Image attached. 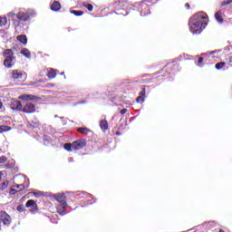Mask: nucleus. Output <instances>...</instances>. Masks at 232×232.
Listing matches in <instances>:
<instances>
[{"mask_svg": "<svg viewBox=\"0 0 232 232\" xmlns=\"http://www.w3.org/2000/svg\"><path fill=\"white\" fill-rule=\"evenodd\" d=\"M71 14H72L73 15H76V17H81V15H82L84 12L72 10L71 11Z\"/></svg>", "mask_w": 232, "mask_h": 232, "instance_id": "obj_24", "label": "nucleus"}, {"mask_svg": "<svg viewBox=\"0 0 232 232\" xmlns=\"http://www.w3.org/2000/svg\"><path fill=\"white\" fill-rule=\"evenodd\" d=\"M22 55H24V57H26L27 59H31L32 58V53H30V51L27 48H24L21 51Z\"/></svg>", "mask_w": 232, "mask_h": 232, "instance_id": "obj_18", "label": "nucleus"}, {"mask_svg": "<svg viewBox=\"0 0 232 232\" xmlns=\"http://www.w3.org/2000/svg\"><path fill=\"white\" fill-rule=\"evenodd\" d=\"M0 222H3L4 226H10L12 224V218L6 212L0 213Z\"/></svg>", "mask_w": 232, "mask_h": 232, "instance_id": "obj_3", "label": "nucleus"}, {"mask_svg": "<svg viewBox=\"0 0 232 232\" xmlns=\"http://www.w3.org/2000/svg\"><path fill=\"white\" fill-rule=\"evenodd\" d=\"M44 144H46V140H44Z\"/></svg>", "mask_w": 232, "mask_h": 232, "instance_id": "obj_50", "label": "nucleus"}, {"mask_svg": "<svg viewBox=\"0 0 232 232\" xmlns=\"http://www.w3.org/2000/svg\"><path fill=\"white\" fill-rule=\"evenodd\" d=\"M65 209L66 207L61 205L60 207L57 208V213H59V215H62V217H64V215H66Z\"/></svg>", "mask_w": 232, "mask_h": 232, "instance_id": "obj_19", "label": "nucleus"}, {"mask_svg": "<svg viewBox=\"0 0 232 232\" xmlns=\"http://www.w3.org/2000/svg\"><path fill=\"white\" fill-rule=\"evenodd\" d=\"M61 75H64V72H62Z\"/></svg>", "mask_w": 232, "mask_h": 232, "instance_id": "obj_49", "label": "nucleus"}, {"mask_svg": "<svg viewBox=\"0 0 232 232\" xmlns=\"http://www.w3.org/2000/svg\"><path fill=\"white\" fill-rule=\"evenodd\" d=\"M24 113H34L35 111V105L31 102H27L23 108Z\"/></svg>", "mask_w": 232, "mask_h": 232, "instance_id": "obj_7", "label": "nucleus"}, {"mask_svg": "<svg viewBox=\"0 0 232 232\" xmlns=\"http://www.w3.org/2000/svg\"><path fill=\"white\" fill-rule=\"evenodd\" d=\"M1 179H3V172L2 171H0V180H1Z\"/></svg>", "mask_w": 232, "mask_h": 232, "instance_id": "obj_44", "label": "nucleus"}, {"mask_svg": "<svg viewBox=\"0 0 232 232\" xmlns=\"http://www.w3.org/2000/svg\"><path fill=\"white\" fill-rule=\"evenodd\" d=\"M51 10H53V12H59V10H61V3L54 1L51 5Z\"/></svg>", "mask_w": 232, "mask_h": 232, "instance_id": "obj_13", "label": "nucleus"}, {"mask_svg": "<svg viewBox=\"0 0 232 232\" xmlns=\"http://www.w3.org/2000/svg\"><path fill=\"white\" fill-rule=\"evenodd\" d=\"M0 110H3V102H0Z\"/></svg>", "mask_w": 232, "mask_h": 232, "instance_id": "obj_43", "label": "nucleus"}, {"mask_svg": "<svg viewBox=\"0 0 232 232\" xmlns=\"http://www.w3.org/2000/svg\"><path fill=\"white\" fill-rule=\"evenodd\" d=\"M83 6H85V8H87V10H89V12L93 11V5H92V4H84Z\"/></svg>", "mask_w": 232, "mask_h": 232, "instance_id": "obj_29", "label": "nucleus"}, {"mask_svg": "<svg viewBox=\"0 0 232 232\" xmlns=\"http://www.w3.org/2000/svg\"><path fill=\"white\" fill-rule=\"evenodd\" d=\"M17 211H19L20 213H23V211H24V205H19L16 208Z\"/></svg>", "mask_w": 232, "mask_h": 232, "instance_id": "obj_33", "label": "nucleus"}, {"mask_svg": "<svg viewBox=\"0 0 232 232\" xmlns=\"http://www.w3.org/2000/svg\"><path fill=\"white\" fill-rule=\"evenodd\" d=\"M211 54H213V52L212 53H210Z\"/></svg>", "mask_w": 232, "mask_h": 232, "instance_id": "obj_51", "label": "nucleus"}, {"mask_svg": "<svg viewBox=\"0 0 232 232\" xmlns=\"http://www.w3.org/2000/svg\"><path fill=\"white\" fill-rule=\"evenodd\" d=\"M16 39H17V41L22 43V44H27V43H28V38H26V35H24V34L18 35L16 37Z\"/></svg>", "mask_w": 232, "mask_h": 232, "instance_id": "obj_15", "label": "nucleus"}, {"mask_svg": "<svg viewBox=\"0 0 232 232\" xmlns=\"http://www.w3.org/2000/svg\"><path fill=\"white\" fill-rule=\"evenodd\" d=\"M7 16L11 19H14V17H17V14H15L14 12H11L7 14Z\"/></svg>", "mask_w": 232, "mask_h": 232, "instance_id": "obj_34", "label": "nucleus"}, {"mask_svg": "<svg viewBox=\"0 0 232 232\" xmlns=\"http://www.w3.org/2000/svg\"><path fill=\"white\" fill-rule=\"evenodd\" d=\"M19 99H21L22 101H34V99H35V96L24 94L19 96Z\"/></svg>", "mask_w": 232, "mask_h": 232, "instance_id": "obj_16", "label": "nucleus"}, {"mask_svg": "<svg viewBox=\"0 0 232 232\" xmlns=\"http://www.w3.org/2000/svg\"><path fill=\"white\" fill-rule=\"evenodd\" d=\"M128 109H122L120 113H121V115H124L125 113H127Z\"/></svg>", "mask_w": 232, "mask_h": 232, "instance_id": "obj_38", "label": "nucleus"}, {"mask_svg": "<svg viewBox=\"0 0 232 232\" xmlns=\"http://www.w3.org/2000/svg\"><path fill=\"white\" fill-rule=\"evenodd\" d=\"M36 14L34 9H19V12L16 14V18L18 21H22L23 23H26V21H30L33 17H35Z\"/></svg>", "mask_w": 232, "mask_h": 232, "instance_id": "obj_2", "label": "nucleus"}, {"mask_svg": "<svg viewBox=\"0 0 232 232\" xmlns=\"http://www.w3.org/2000/svg\"><path fill=\"white\" fill-rule=\"evenodd\" d=\"M54 198L61 204V206H63V208L68 207V203H66V196L64 194H56L54 195Z\"/></svg>", "mask_w": 232, "mask_h": 232, "instance_id": "obj_4", "label": "nucleus"}, {"mask_svg": "<svg viewBox=\"0 0 232 232\" xmlns=\"http://www.w3.org/2000/svg\"><path fill=\"white\" fill-rule=\"evenodd\" d=\"M13 188H16L17 189H19L18 191H23V189H24V185L18 184V185L13 186Z\"/></svg>", "mask_w": 232, "mask_h": 232, "instance_id": "obj_30", "label": "nucleus"}, {"mask_svg": "<svg viewBox=\"0 0 232 232\" xmlns=\"http://www.w3.org/2000/svg\"><path fill=\"white\" fill-rule=\"evenodd\" d=\"M224 66H226V63L221 62L216 64V69L217 70H222V68H224Z\"/></svg>", "mask_w": 232, "mask_h": 232, "instance_id": "obj_27", "label": "nucleus"}, {"mask_svg": "<svg viewBox=\"0 0 232 232\" xmlns=\"http://www.w3.org/2000/svg\"><path fill=\"white\" fill-rule=\"evenodd\" d=\"M7 160H8V158H6L5 156L0 157V164H5V162H6Z\"/></svg>", "mask_w": 232, "mask_h": 232, "instance_id": "obj_32", "label": "nucleus"}, {"mask_svg": "<svg viewBox=\"0 0 232 232\" xmlns=\"http://www.w3.org/2000/svg\"><path fill=\"white\" fill-rule=\"evenodd\" d=\"M185 8H187V10H189V4L188 3L185 4Z\"/></svg>", "mask_w": 232, "mask_h": 232, "instance_id": "obj_40", "label": "nucleus"}, {"mask_svg": "<svg viewBox=\"0 0 232 232\" xmlns=\"http://www.w3.org/2000/svg\"><path fill=\"white\" fill-rule=\"evenodd\" d=\"M15 193H17V190H15V188H12L10 189V194H11V195H15Z\"/></svg>", "mask_w": 232, "mask_h": 232, "instance_id": "obj_36", "label": "nucleus"}, {"mask_svg": "<svg viewBox=\"0 0 232 232\" xmlns=\"http://www.w3.org/2000/svg\"><path fill=\"white\" fill-rule=\"evenodd\" d=\"M100 128H101L102 131H106V130H108V128H109L108 121H106V120L100 121Z\"/></svg>", "mask_w": 232, "mask_h": 232, "instance_id": "obj_14", "label": "nucleus"}, {"mask_svg": "<svg viewBox=\"0 0 232 232\" xmlns=\"http://www.w3.org/2000/svg\"><path fill=\"white\" fill-rule=\"evenodd\" d=\"M4 57L5 59H15V57L14 56V52L12 51V49H6L4 52Z\"/></svg>", "mask_w": 232, "mask_h": 232, "instance_id": "obj_12", "label": "nucleus"}, {"mask_svg": "<svg viewBox=\"0 0 232 232\" xmlns=\"http://www.w3.org/2000/svg\"><path fill=\"white\" fill-rule=\"evenodd\" d=\"M8 180L4 181L2 184H0V191H5V189H6V188H8Z\"/></svg>", "mask_w": 232, "mask_h": 232, "instance_id": "obj_23", "label": "nucleus"}, {"mask_svg": "<svg viewBox=\"0 0 232 232\" xmlns=\"http://www.w3.org/2000/svg\"><path fill=\"white\" fill-rule=\"evenodd\" d=\"M11 110H17L20 111V110H23V104H21V102L19 101H13L11 102Z\"/></svg>", "mask_w": 232, "mask_h": 232, "instance_id": "obj_10", "label": "nucleus"}, {"mask_svg": "<svg viewBox=\"0 0 232 232\" xmlns=\"http://www.w3.org/2000/svg\"><path fill=\"white\" fill-rule=\"evenodd\" d=\"M86 146V140H77L76 141L72 142V150H82Z\"/></svg>", "mask_w": 232, "mask_h": 232, "instance_id": "obj_5", "label": "nucleus"}, {"mask_svg": "<svg viewBox=\"0 0 232 232\" xmlns=\"http://www.w3.org/2000/svg\"><path fill=\"white\" fill-rule=\"evenodd\" d=\"M12 77L14 81H19L20 79H23V72L19 70H14L12 72Z\"/></svg>", "mask_w": 232, "mask_h": 232, "instance_id": "obj_11", "label": "nucleus"}, {"mask_svg": "<svg viewBox=\"0 0 232 232\" xmlns=\"http://www.w3.org/2000/svg\"><path fill=\"white\" fill-rule=\"evenodd\" d=\"M141 9H140V15L141 17H146V15L150 14V7L148 6V4L146 2H142L140 4Z\"/></svg>", "mask_w": 232, "mask_h": 232, "instance_id": "obj_6", "label": "nucleus"}, {"mask_svg": "<svg viewBox=\"0 0 232 232\" xmlns=\"http://www.w3.org/2000/svg\"><path fill=\"white\" fill-rule=\"evenodd\" d=\"M63 148L66 150V151H72V150H73L72 143H66L64 144Z\"/></svg>", "mask_w": 232, "mask_h": 232, "instance_id": "obj_25", "label": "nucleus"}, {"mask_svg": "<svg viewBox=\"0 0 232 232\" xmlns=\"http://www.w3.org/2000/svg\"><path fill=\"white\" fill-rule=\"evenodd\" d=\"M25 206H26V208H32L31 211L33 213L37 211V204L35 203V201L34 199H29L26 202Z\"/></svg>", "mask_w": 232, "mask_h": 232, "instance_id": "obj_8", "label": "nucleus"}, {"mask_svg": "<svg viewBox=\"0 0 232 232\" xmlns=\"http://www.w3.org/2000/svg\"><path fill=\"white\" fill-rule=\"evenodd\" d=\"M78 131L80 133H88V131H90V130H88V128H79Z\"/></svg>", "mask_w": 232, "mask_h": 232, "instance_id": "obj_31", "label": "nucleus"}, {"mask_svg": "<svg viewBox=\"0 0 232 232\" xmlns=\"http://www.w3.org/2000/svg\"><path fill=\"white\" fill-rule=\"evenodd\" d=\"M15 63V58H5L4 61V65L5 68H12Z\"/></svg>", "mask_w": 232, "mask_h": 232, "instance_id": "obj_9", "label": "nucleus"}, {"mask_svg": "<svg viewBox=\"0 0 232 232\" xmlns=\"http://www.w3.org/2000/svg\"><path fill=\"white\" fill-rule=\"evenodd\" d=\"M78 104H86V101H82L74 104V106H78Z\"/></svg>", "mask_w": 232, "mask_h": 232, "instance_id": "obj_39", "label": "nucleus"}, {"mask_svg": "<svg viewBox=\"0 0 232 232\" xmlns=\"http://www.w3.org/2000/svg\"><path fill=\"white\" fill-rule=\"evenodd\" d=\"M72 158H69V162H72Z\"/></svg>", "mask_w": 232, "mask_h": 232, "instance_id": "obj_45", "label": "nucleus"}, {"mask_svg": "<svg viewBox=\"0 0 232 232\" xmlns=\"http://www.w3.org/2000/svg\"><path fill=\"white\" fill-rule=\"evenodd\" d=\"M116 10H121V8H119V7H116Z\"/></svg>", "mask_w": 232, "mask_h": 232, "instance_id": "obj_47", "label": "nucleus"}, {"mask_svg": "<svg viewBox=\"0 0 232 232\" xmlns=\"http://www.w3.org/2000/svg\"><path fill=\"white\" fill-rule=\"evenodd\" d=\"M10 130H12L10 126H6V125L0 126V133H5V131H10Z\"/></svg>", "mask_w": 232, "mask_h": 232, "instance_id": "obj_22", "label": "nucleus"}, {"mask_svg": "<svg viewBox=\"0 0 232 232\" xmlns=\"http://www.w3.org/2000/svg\"><path fill=\"white\" fill-rule=\"evenodd\" d=\"M202 63H204V58L203 57H199V59L198 61V66H200V64H202Z\"/></svg>", "mask_w": 232, "mask_h": 232, "instance_id": "obj_35", "label": "nucleus"}, {"mask_svg": "<svg viewBox=\"0 0 232 232\" xmlns=\"http://www.w3.org/2000/svg\"><path fill=\"white\" fill-rule=\"evenodd\" d=\"M33 194L34 195V197H36V198H39V197H43L44 195V192H41L39 190H34Z\"/></svg>", "mask_w": 232, "mask_h": 232, "instance_id": "obj_26", "label": "nucleus"}, {"mask_svg": "<svg viewBox=\"0 0 232 232\" xmlns=\"http://www.w3.org/2000/svg\"><path fill=\"white\" fill-rule=\"evenodd\" d=\"M118 15H128V13H125V14L122 13V12L121 13H118Z\"/></svg>", "mask_w": 232, "mask_h": 232, "instance_id": "obj_41", "label": "nucleus"}, {"mask_svg": "<svg viewBox=\"0 0 232 232\" xmlns=\"http://www.w3.org/2000/svg\"><path fill=\"white\" fill-rule=\"evenodd\" d=\"M208 14L204 12L194 14L188 23L189 31L194 34H202V31L208 26Z\"/></svg>", "mask_w": 232, "mask_h": 232, "instance_id": "obj_1", "label": "nucleus"}, {"mask_svg": "<svg viewBox=\"0 0 232 232\" xmlns=\"http://www.w3.org/2000/svg\"><path fill=\"white\" fill-rule=\"evenodd\" d=\"M7 23L6 17H0V26H5Z\"/></svg>", "mask_w": 232, "mask_h": 232, "instance_id": "obj_28", "label": "nucleus"}, {"mask_svg": "<svg viewBox=\"0 0 232 232\" xmlns=\"http://www.w3.org/2000/svg\"><path fill=\"white\" fill-rule=\"evenodd\" d=\"M56 75L57 72H55V69H51L47 73V77H49V79H55Z\"/></svg>", "mask_w": 232, "mask_h": 232, "instance_id": "obj_20", "label": "nucleus"}, {"mask_svg": "<svg viewBox=\"0 0 232 232\" xmlns=\"http://www.w3.org/2000/svg\"><path fill=\"white\" fill-rule=\"evenodd\" d=\"M26 188H28V185L26 186Z\"/></svg>", "mask_w": 232, "mask_h": 232, "instance_id": "obj_52", "label": "nucleus"}, {"mask_svg": "<svg viewBox=\"0 0 232 232\" xmlns=\"http://www.w3.org/2000/svg\"><path fill=\"white\" fill-rule=\"evenodd\" d=\"M219 232H224V230L220 229Z\"/></svg>", "mask_w": 232, "mask_h": 232, "instance_id": "obj_48", "label": "nucleus"}, {"mask_svg": "<svg viewBox=\"0 0 232 232\" xmlns=\"http://www.w3.org/2000/svg\"><path fill=\"white\" fill-rule=\"evenodd\" d=\"M146 96V91L140 92V96L136 99L137 102H144V97Z\"/></svg>", "mask_w": 232, "mask_h": 232, "instance_id": "obj_21", "label": "nucleus"}, {"mask_svg": "<svg viewBox=\"0 0 232 232\" xmlns=\"http://www.w3.org/2000/svg\"><path fill=\"white\" fill-rule=\"evenodd\" d=\"M215 17H216V20L218 21V23H223L224 22V19L222 18V11H218L216 14H215Z\"/></svg>", "mask_w": 232, "mask_h": 232, "instance_id": "obj_17", "label": "nucleus"}, {"mask_svg": "<svg viewBox=\"0 0 232 232\" xmlns=\"http://www.w3.org/2000/svg\"><path fill=\"white\" fill-rule=\"evenodd\" d=\"M116 135H121V133L120 132H116Z\"/></svg>", "mask_w": 232, "mask_h": 232, "instance_id": "obj_46", "label": "nucleus"}, {"mask_svg": "<svg viewBox=\"0 0 232 232\" xmlns=\"http://www.w3.org/2000/svg\"><path fill=\"white\" fill-rule=\"evenodd\" d=\"M169 66H175V62H172L171 63H169Z\"/></svg>", "mask_w": 232, "mask_h": 232, "instance_id": "obj_42", "label": "nucleus"}, {"mask_svg": "<svg viewBox=\"0 0 232 232\" xmlns=\"http://www.w3.org/2000/svg\"><path fill=\"white\" fill-rule=\"evenodd\" d=\"M226 5H231V1L222 2L221 6H226Z\"/></svg>", "mask_w": 232, "mask_h": 232, "instance_id": "obj_37", "label": "nucleus"}]
</instances>
